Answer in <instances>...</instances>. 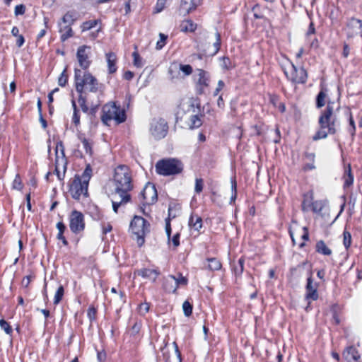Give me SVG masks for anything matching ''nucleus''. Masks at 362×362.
I'll return each instance as SVG.
<instances>
[{
    "label": "nucleus",
    "mask_w": 362,
    "mask_h": 362,
    "mask_svg": "<svg viewBox=\"0 0 362 362\" xmlns=\"http://www.w3.org/2000/svg\"><path fill=\"white\" fill-rule=\"evenodd\" d=\"M334 102L328 101L326 109L321 112L319 117L320 129L313 136V141L327 138L328 134L337 132V119L334 115Z\"/></svg>",
    "instance_id": "f257e3e1"
},
{
    "label": "nucleus",
    "mask_w": 362,
    "mask_h": 362,
    "mask_svg": "<svg viewBox=\"0 0 362 362\" xmlns=\"http://www.w3.org/2000/svg\"><path fill=\"white\" fill-rule=\"evenodd\" d=\"M199 112L198 108L192 101H184L178 107L176 122H184L190 129L199 128L203 123L202 115Z\"/></svg>",
    "instance_id": "f03ea898"
},
{
    "label": "nucleus",
    "mask_w": 362,
    "mask_h": 362,
    "mask_svg": "<svg viewBox=\"0 0 362 362\" xmlns=\"http://www.w3.org/2000/svg\"><path fill=\"white\" fill-rule=\"evenodd\" d=\"M74 81L76 90L78 93H102L103 85L100 83L90 72L75 69Z\"/></svg>",
    "instance_id": "7ed1b4c3"
},
{
    "label": "nucleus",
    "mask_w": 362,
    "mask_h": 362,
    "mask_svg": "<svg viewBox=\"0 0 362 362\" xmlns=\"http://www.w3.org/2000/svg\"><path fill=\"white\" fill-rule=\"evenodd\" d=\"M92 176V168L87 165L81 176L76 175L69 182V192L73 199L79 200L88 197V183Z\"/></svg>",
    "instance_id": "20e7f679"
},
{
    "label": "nucleus",
    "mask_w": 362,
    "mask_h": 362,
    "mask_svg": "<svg viewBox=\"0 0 362 362\" xmlns=\"http://www.w3.org/2000/svg\"><path fill=\"white\" fill-rule=\"evenodd\" d=\"M113 182L116 195H129V192L132 189L133 185L130 170L127 166L119 165L115 168Z\"/></svg>",
    "instance_id": "39448f33"
},
{
    "label": "nucleus",
    "mask_w": 362,
    "mask_h": 362,
    "mask_svg": "<svg viewBox=\"0 0 362 362\" xmlns=\"http://www.w3.org/2000/svg\"><path fill=\"white\" fill-rule=\"evenodd\" d=\"M156 171L163 176L180 174L183 169L182 163L175 158H167L158 160L156 164Z\"/></svg>",
    "instance_id": "423d86ee"
},
{
    "label": "nucleus",
    "mask_w": 362,
    "mask_h": 362,
    "mask_svg": "<svg viewBox=\"0 0 362 362\" xmlns=\"http://www.w3.org/2000/svg\"><path fill=\"white\" fill-rule=\"evenodd\" d=\"M101 119L105 124H108L111 120H115L117 124L126 120V114L124 109L116 105L115 103H110L103 107Z\"/></svg>",
    "instance_id": "0eeeda50"
},
{
    "label": "nucleus",
    "mask_w": 362,
    "mask_h": 362,
    "mask_svg": "<svg viewBox=\"0 0 362 362\" xmlns=\"http://www.w3.org/2000/svg\"><path fill=\"white\" fill-rule=\"evenodd\" d=\"M130 230L136 236L138 245L141 246L144 243V236L150 231V224L141 216H135L131 221Z\"/></svg>",
    "instance_id": "6e6552de"
},
{
    "label": "nucleus",
    "mask_w": 362,
    "mask_h": 362,
    "mask_svg": "<svg viewBox=\"0 0 362 362\" xmlns=\"http://www.w3.org/2000/svg\"><path fill=\"white\" fill-rule=\"evenodd\" d=\"M168 130V123L164 119L153 118L150 122V134L156 140L163 139L167 135Z\"/></svg>",
    "instance_id": "1a4fd4ad"
},
{
    "label": "nucleus",
    "mask_w": 362,
    "mask_h": 362,
    "mask_svg": "<svg viewBox=\"0 0 362 362\" xmlns=\"http://www.w3.org/2000/svg\"><path fill=\"white\" fill-rule=\"evenodd\" d=\"M66 169V161L62 142H59L56 146L55 173L59 180L64 177Z\"/></svg>",
    "instance_id": "9d476101"
},
{
    "label": "nucleus",
    "mask_w": 362,
    "mask_h": 362,
    "mask_svg": "<svg viewBox=\"0 0 362 362\" xmlns=\"http://www.w3.org/2000/svg\"><path fill=\"white\" fill-rule=\"evenodd\" d=\"M284 73L291 81L295 83H305L308 78V74L303 67L297 68L294 64H291L289 71H284Z\"/></svg>",
    "instance_id": "9b49d317"
},
{
    "label": "nucleus",
    "mask_w": 362,
    "mask_h": 362,
    "mask_svg": "<svg viewBox=\"0 0 362 362\" xmlns=\"http://www.w3.org/2000/svg\"><path fill=\"white\" fill-rule=\"evenodd\" d=\"M69 227L74 233H79L85 228L84 216L78 211H73L69 216Z\"/></svg>",
    "instance_id": "f8f14e48"
},
{
    "label": "nucleus",
    "mask_w": 362,
    "mask_h": 362,
    "mask_svg": "<svg viewBox=\"0 0 362 362\" xmlns=\"http://www.w3.org/2000/svg\"><path fill=\"white\" fill-rule=\"evenodd\" d=\"M141 197L143 199L144 205L154 204L158 199L157 190L155 185L149 182L147 183L141 192Z\"/></svg>",
    "instance_id": "ddd939ff"
},
{
    "label": "nucleus",
    "mask_w": 362,
    "mask_h": 362,
    "mask_svg": "<svg viewBox=\"0 0 362 362\" xmlns=\"http://www.w3.org/2000/svg\"><path fill=\"white\" fill-rule=\"evenodd\" d=\"M196 89L199 94H203L205 88L209 86V76L207 72L202 69H197L194 75Z\"/></svg>",
    "instance_id": "4468645a"
},
{
    "label": "nucleus",
    "mask_w": 362,
    "mask_h": 362,
    "mask_svg": "<svg viewBox=\"0 0 362 362\" xmlns=\"http://www.w3.org/2000/svg\"><path fill=\"white\" fill-rule=\"evenodd\" d=\"M90 47L88 46L83 45L78 48L76 57L80 66L83 69H87L90 64L89 60Z\"/></svg>",
    "instance_id": "2eb2a0df"
},
{
    "label": "nucleus",
    "mask_w": 362,
    "mask_h": 362,
    "mask_svg": "<svg viewBox=\"0 0 362 362\" xmlns=\"http://www.w3.org/2000/svg\"><path fill=\"white\" fill-rule=\"evenodd\" d=\"M347 35L349 37L361 35L362 37V21L351 18L346 23Z\"/></svg>",
    "instance_id": "dca6fc26"
},
{
    "label": "nucleus",
    "mask_w": 362,
    "mask_h": 362,
    "mask_svg": "<svg viewBox=\"0 0 362 362\" xmlns=\"http://www.w3.org/2000/svg\"><path fill=\"white\" fill-rule=\"evenodd\" d=\"M317 287L318 284L313 281L312 274L310 273L307 279L305 287V298L307 300H316L318 298Z\"/></svg>",
    "instance_id": "f3484780"
},
{
    "label": "nucleus",
    "mask_w": 362,
    "mask_h": 362,
    "mask_svg": "<svg viewBox=\"0 0 362 362\" xmlns=\"http://www.w3.org/2000/svg\"><path fill=\"white\" fill-rule=\"evenodd\" d=\"M342 357L346 362H360L361 355L354 346H349L344 349Z\"/></svg>",
    "instance_id": "a211bd4d"
},
{
    "label": "nucleus",
    "mask_w": 362,
    "mask_h": 362,
    "mask_svg": "<svg viewBox=\"0 0 362 362\" xmlns=\"http://www.w3.org/2000/svg\"><path fill=\"white\" fill-rule=\"evenodd\" d=\"M83 32L91 30L92 28H96L95 32H93L90 34V37L93 40L98 37V33L101 30V23L99 20H90L83 22L81 26Z\"/></svg>",
    "instance_id": "6ab92c4d"
},
{
    "label": "nucleus",
    "mask_w": 362,
    "mask_h": 362,
    "mask_svg": "<svg viewBox=\"0 0 362 362\" xmlns=\"http://www.w3.org/2000/svg\"><path fill=\"white\" fill-rule=\"evenodd\" d=\"M201 4V0H182L180 12L184 15L189 14Z\"/></svg>",
    "instance_id": "aec40b11"
},
{
    "label": "nucleus",
    "mask_w": 362,
    "mask_h": 362,
    "mask_svg": "<svg viewBox=\"0 0 362 362\" xmlns=\"http://www.w3.org/2000/svg\"><path fill=\"white\" fill-rule=\"evenodd\" d=\"M131 199L130 195L117 194L116 193L113 194L112 199V209L115 213H117L118 208L128 203Z\"/></svg>",
    "instance_id": "412c9836"
},
{
    "label": "nucleus",
    "mask_w": 362,
    "mask_h": 362,
    "mask_svg": "<svg viewBox=\"0 0 362 362\" xmlns=\"http://www.w3.org/2000/svg\"><path fill=\"white\" fill-rule=\"evenodd\" d=\"M134 274L141 276L144 279H148L152 281H155L160 274V272L157 269L143 268L136 270Z\"/></svg>",
    "instance_id": "4be33fe9"
},
{
    "label": "nucleus",
    "mask_w": 362,
    "mask_h": 362,
    "mask_svg": "<svg viewBox=\"0 0 362 362\" xmlns=\"http://www.w3.org/2000/svg\"><path fill=\"white\" fill-rule=\"evenodd\" d=\"M88 213L94 221H103L104 215L102 211L95 204L90 205L88 209Z\"/></svg>",
    "instance_id": "5701e85b"
},
{
    "label": "nucleus",
    "mask_w": 362,
    "mask_h": 362,
    "mask_svg": "<svg viewBox=\"0 0 362 362\" xmlns=\"http://www.w3.org/2000/svg\"><path fill=\"white\" fill-rule=\"evenodd\" d=\"M181 70L185 75H190L192 72V68L190 65L186 64H177V63H173L170 65L169 68V73L172 74L173 71Z\"/></svg>",
    "instance_id": "b1692460"
},
{
    "label": "nucleus",
    "mask_w": 362,
    "mask_h": 362,
    "mask_svg": "<svg viewBox=\"0 0 362 362\" xmlns=\"http://www.w3.org/2000/svg\"><path fill=\"white\" fill-rule=\"evenodd\" d=\"M107 63L108 66V71L110 74H113L117 71L116 61L117 57L115 54L109 52L106 54Z\"/></svg>",
    "instance_id": "393cba45"
},
{
    "label": "nucleus",
    "mask_w": 362,
    "mask_h": 362,
    "mask_svg": "<svg viewBox=\"0 0 362 362\" xmlns=\"http://www.w3.org/2000/svg\"><path fill=\"white\" fill-rule=\"evenodd\" d=\"M59 31L61 33L62 41L64 42L73 35V31L71 28V25H62V23H59Z\"/></svg>",
    "instance_id": "a878e982"
},
{
    "label": "nucleus",
    "mask_w": 362,
    "mask_h": 362,
    "mask_svg": "<svg viewBox=\"0 0 362 362\" xmlns=\"http://www.w3.org/2000/svg\"><path fill=\"white\" fill-rule=\"evenodd\" d=\"M189 226L195 230L199 231L202 227V219L198 215H191L189 220Z\"/></svg>",
    "instance_id": "bb28decb"
},
{
    "label": "nucleus",
    "mask_w": 362,
    "mask_h": 362,
    "mask_svg": "<svg viewBox=\"0 0 362 362\" xmlns=\"http://www.w3.org/2000/svg\"><path fill=\"white\" fill-rule=\"evenodd\" d=\"M344 188L349 187L352 185L354 182V175L351 173L350 165H348L347 168H345L344 175Z\"/></svg>",
    "instance_id": "cd10ccee"
},
{
    "label": "nucleus",
    "mask_w": 362,
    "mask_h": 362,
    "mask_svg": "<svg viewBox=\"0 0 362 362\" xmlns=\"http://www.w3.org/2000/svg\"><path fill=\"white\" fill-rule=\"evenodd\" d=\"M180 30L185 33L194 32L197 28V24L191 20L183 21L180 25Z\"/></svg>",
    "instance_id": "c85d7f7f"
},
{
    "label": "nucleus",
    "mask_w": 362,
    "mask_h": 362,
    "mask_svg": "<svg viewBox=\"0 0 362 362\" xmlns=\"http://www.w3.org/2000/svg\"><path fill=\"white\" fill-rule=\"evenodd\" d=\"M313 202V196L312 193H308L304 195L302 202V210L303 211H310Z\"/></svg>",
    "instance_id": "c756f323"
},
{
    "label": "nucleus",
    "mask_w": 362,
    "mask_h": 362,
    "mask_svg": "<svg viewBox=\"0 0 362 362\" xmlns=\"http://www.w3.org/2000/svg\"><path fill=\"white\" fill-rule=\"evenodd\" d=\"M326 98H327V89L325 88H322L321 90L317 95L316 98V107L317 108H321L326 103Z\"/></svg>",
    "instance_id": "7c9ffc66"
},
{
    "label": "nucleus",
    "mask_w": 362,
    "mask_h": 362,
    "mask_svg": "<svg viewBox=\"0 0 362 362\" xmlns=\"http://www.w3.org/2000/svg\"><path fill=\"white\" fill-rule=\"evenodd\" d=\"M316 251L324 255H330L332 250L326 245L323 240H320L316 244Z\"/></svg>",
    "instance_id": "2f4dec72"
},
{
    "label": "nucleus",
    "mask_w": 362,
    "mask_h": 362,
    "mask_svg": "<svg viewBox=\"0 0 362 362\" xmlns=\"http://www.w3.org/2000/svg\"><path fill=\"white\" fill-rule=\"evenodd\" d=\"M78 139L81 141L83 147L85 149L86 153L90 156L92 155V153H93V151H92L93 143L90 140L87 139L86 138H85L84 136H83L81 135L78 136Z\"/></svg>",
    "instance_id": "473e14b6"
},
{
    "label": "nucleus",
    "mask_w": 362,
    "mask_h": 362,
    "mask_svg": "<svg viewBox=\"0 0 362 362\" xmlns=\"http://www.w3.org/2000/svg\"><path fill=\"white\" fill-rule=\"evenodd\" d=\"M208 261V269L211 271L219 270L221 268V263L216 258H209Z\"/></svg>",
    "instance_id": "72a5a7b5"
},
{
    "label": "nucleus",
    "mask_w": 362,
    "mask_h": 362,
    "mask_svg": "<svg viewBox=\"0 0 362 362\" xmlns=\"http://www.w3.org/2000/svg\"><path fill=\"white\" fill-rule=\"evenodd\" d=\"M169 278L175 281V288H174V291L177 289L179 286H185L187 284V279L186 277L182 276V275H179L178 277H175V276H170Z\"/></svg>",
    "instance_id": "f704fd0d"
},
{
    "label": "nucleus",
    "mask_w": 362,
    "mask_h": 362,
    "mask_svg": "<svg viewBox=\"0 0 362 362\" xmlns=\"http://www.w3.org/2000/svg\"><path fill=\"white\" fill-rule=\"evenodd\" d=\"M132 57L134 59L133 64L134 66L137 68H141L144 66V63L143 62L142 58L140 57L137 51H134L132 53Z\"/></svg>",
    "instance_id": "c9c22d12"
},
{
    "label": "nucleus",
    "mask_w": 362,
    "mask_h": 362,
    "mask_svg": "<svg viewBox=\"0 0 362 362\" xmlns=\"http://www.w3.org/2000/svg\"><path fill=\"white\" fill-rule=\"evenodd\" d=\"M343 244L346 250H348L351 245V235L346 230L343 233Z\"/></svg>",
    "instance_id": "e433bc0d"
},
{
    "label": "nucleus",
    "mask_w": 362,
    "mask_h": 362,
    "mask_svg": "<svg viewBox=\"0 0 362 362\" xmlns=\"http://www.w3.org/2000/svg\"><path fill=\"white\" fill-rule=\"evenodd\" d=\"M64 290L63 286H59L58 289L57 290L54 298V303L55 305H57L61 300L62 299V297L64 296Z\"/></svg>",
    "instance_id": "4c0bfd02"
},
{
    "label": "nucleus",
    "mask_w": 362,
    "mask_h": 362,
    "mask_svg": "<svg viewBox=\"0 0 362 362\" xmlns=\"http://www.w3.org/2000/svg\"><path fill=\"white\" fill-rule=\"evenodd\" d=\"M346 114L349 116V125L350 127L349 128V132L351 134V136H354L356 133V125L354 120L353 119L352 115L349 110L346 111Z\"/></svg>",
    "instance_id": "58836bf2"
},
{
    "label": "nucleus",
    "mask_w": 362,
    "mask_h": 362,
    "mask_svg": "<svg viewBox=\"0 0 362 362\" xmlns=\"http://www.w3.org/2000/svg\"><path fill=\"white\" fill-rule=\"evenodd\" d=\"M182 309L185 316L189 317L192 313V305L187 300H185L182 304Z\"/></svg>",
    "instance_id": "ea45409f"
},
{
    "label": "nucleus",
    "mask_w": 362,
    "mask_h": 362,
    "mask_svg": "<svg viewBox=\"0 0 362 362\" xmlns=\"http://www.w3.org/2000/svg\"><path fill=\"white\" fill-rule=\"evenodd\" d=\"M0 327L7 334H11L13 329L10 325L4 319L0 320Z\"/></svg>",
    "instance_id": "a19ab883"
},
{
    "label": "nucleus",
    "mask_w": 362,
    "mask_h": 362,
    "mask_svg": "<svg viewBox=\"0 0 362 362\" xmlns=\"http://www.w3.org/2000/svg\"><path fill=\"white\" fill-rule=\"evenodd\" d=\"M323 204L321 201H313L310 210L314 213H319L322 210Z\"/></svg>",
    "instance_id": "79ce46f5"
},
{
    "label": "nucleus",
    "mask_w": 362,
    "mask_h": 362,
    "mask_svg": "<svg viewBox=\"0 0 362 362\" xmlns=\"http://www.w3.org/2000/svg\"><path fill=\"white\" fill-rule=\"evenodd\" d=\"M74 23V18L73 16L69 13H66L62 18V22L59 23H62V25H71Z\"/></svg>",
    "instance_id": "37998d69"
},
{
    "label": "nucleus",
    "mask_w": 362,
    "mask_h": 362,
    "mask_svg": "<svg viewBox=\"0 0 362 362\" xmlns=\"http://www.w3.org/2000/svg\"><path fill=\"white\" fill-rule=\"evenodd\" d=\"M230 183H231V191H232L230 203H232L233 202H234L235 200L236 197H237V189H236L237 186H236L235 179V178L231 179Z\"/></svg>",
    "instance_id": "c03bdc74"
},
{
    "label": "nucleus",
    "mask_w": 362,
    "mask_h": 362,
    "mask_svg": "<svg viewBox=\"0 0 362 362\" xmlns=\"http://www.w3.org/2000/svg\"><path fill=\"white\" fill-rule=\"evenodd\" d=\"M222 69L226 70H230L231 69L233 66L232 65V63L230 62V59L228 57H223L222 62L221 64Z\"/></svg>",
    "instance_id": "a18cd8bd"
},
{
    "label": "nucleus",
    "mask_w": 362,
    "mask_h": 362,
    "mask_svg": "<svg viewBox=\"0 0 362 362\" xmlns=\"http://www.w3.org/2000/svg\"><path fill=\"white\" fill-rule=\"evenodd\" d=\"M102 233L103 235L107 234L112 230V225L109 222L103 221L100 223Z\"/></svg>",
    "instance_id": "49530a36"
},
{
    "label": "nucleus",
    "mask_w": 362,
    "mask_h": 362,
    "mask_svg": "<svg viewBox=\"0 0 362 362\" xmlns=\"http://www.w3.org/2000/svg\"><path fill=\"white\" fill-rule=\"evenodd\" d=\"M68 81V76L66 74V69H64L61 74L58 78V83L60 86H65Z\"/></svg>",
    "instance_id": "de8ad7c7"
},
{
    "label": "nucleus",
    "mask_w": 362,
    "mask_h": 362,
    "mask_svg": "<svg viewBox=\"0 0 362 362\" xmlns=\"http://www.w3.org/2000/svg\"><path fill=\"white\" fill-rule=\"evenodd\" d=\"M167 0H158L155 6V13L161 12L165 7Z\"/></svg>",
    "instance_id": "09e8293b"
},
{
    "label": "nucleus",
    "mask_w": 362,
    "mask_h": 362,
    "mask_svg": "<svg viewBox=\"0 0 362 362\" xmlns=\"http://www.w3.org/2000/svg\"><path fill=\"white\" fill-rule=\"evenodd\" d=\"M12 187L13 189H18V190H20L22 189L23 184H22L21 179L19 175H16V177L13 182Z\"/></svg>",
    "instance_id": "8fccbe9b"
},
{
    "label": "nucleus",
    "mask_w": 362,
    "mask_h": 362,
    "mask_svg": "<svg viewBox=\"0 0 362 362\" xmlns=\"http://www.w3.org/2000/svg\"><path fill=\"white\" fill-rule=\"evenodd\" d=\"M159 37H160V40L157 42V44H156L157 49H162L164 47V45H165V41L167 40V36L163 33H160Z\"/></svg>",
    "instance_id": "3c124183"
},
{
    "label": "nucleus",
    "mask_w": 362,
    "mask_h": 362,
    "mask_svg": "<svg viewBox=\"0 0 362 362\" xmlns=\"http://www.w3.org/2000/svg\"><path fill=\"white\" fill-rule=\"evenodd\" d=\"M204 187V180L202 178H197L195 180V187L194 190L197 193H200Z\"/></svg>",
    "instance_id": "603ef678"
},
{
    "label": "nucleus",
    "mask_w": 362,
    "mask_h": 362,
    "mask_svg": "<svg viewBox=\"0 0 362 362\" xmlns=\"http://www.w3.org/2000/svg\"><path fill=\"white\" fill-rule=\"evenodd\" d=\"M216 40L214 43V54L218 52L220 47H221V35H220V34L218 33H216Z\"/></svg>",
    "instance_id": "864d4df0"
},
{
    "label": "nucleus",
    "mask_w": 362,
    "mask_h": 362,
    "mask_svg": "<svg viewBox=\"0 0 362 362\" xmlns=\"http://www.w3.org/2000/svg\"><path fill=\"white\" fill-rule=\"evenodd\" d=\"M87 315L90 320V322H92L93 320H94L95 319V316H96V310L95 308L93 307H90L88 309V311H87Z\"/></svg>",
    "instance_id": "5fc2aeb1"
},
{
    "label": "nucleus",
    "mask_w": 362,
    "mask_h": 362,
    "mask_svg": "<svg viewBox=\"0 0 362 362\" xmlns=\"http://www.w3.org/2000/svg\"><path fill=\"white\" fill-rule=\"evenodd\" d=\"M25 11V6L23 4L17 5L15 7V15L19 16V15H23Z\"/></svg>",
    "instance_id": "6e6d98bb"
},
{
    "label": "nucleus",
    "mask_w": 362,
    "mask_h": 362,
    "mask_svg": "<svg viewBox=\"0 0 362 362\" xmlns=\"http://www.w3.org/2000/svg\"><path fill=\"white\" fill-rule=\"evenodd\" d=\"M148 310H149V305L148 303H141L139 305V311L141 315H144L145 314H146L148 312Z\"/></svg>",
    "instance_id": "4d7b16f0"
},
{
    "label": "nucleus",
    "mask_w": 362,
    "mask_h": 362,
    "mask_svg": "<svg viewBox=\"0 0 362 362\" xmlns=\"http://www.w3.org/2000/svg\"><path fill=\"white\" fill-rule=\"evenodd\" d=\"M87 100H88V94L85 95L83 93H79L78 101V103H79L81 107L82 105H86V101Z\"/></svg>",
    "instance_id": "13d9d810"
},
{
    "label": "nucleus",
    "mask_w": 362,
    "mask_h": 362,
    "mask_svg": "<svg viewBox=\"0 0 362 362\" xmlns=\"http://www.w3.org/2000/svg\"><path fill=\"white\" fill-rule=\"evenodd\" d=\"M165 232H166L168 239L169 241L170 239V235H171V226H170V218L165 219Z\"/></svg>",
    "instance_id": "bf43d9fd"
},
{
    "label": "nucleus",
    "mask_w": 362,
    "mask_h": 362,
    "mask_svg": "<svg viewBox=\"0 0 362 362\" xmlns=\"http://www.w3.org/2000/svg\"><path fill=\"white\" fill-rule=\"evenodd\" d=\"M224 86L225 83L222 80H219L217 84V87L214 90V95H217Z\"/></svg>",
    "instance_id": "052dcab7"
},
{
    "label": "nucleus",
    "mask_w": 362,
    "mask_h": 362,
    "mask_svg": "<svg viewBox=\"0 0 362 362\" xmlns=\"http://www.w3.org/2000/svg\"><path fill=\"white\" fill-rule=\"evenodd\" d=\"M72 122L75 124V125H78L80 123V116L78 114V111L74 112Z\"/></svg>",
    "instance_id": "680f3d73"
},
{
    "label": "nucleus",
    "mask_w": 362,
    "mask_h": 362,
    "mask_svg": "<svg viewBox=\"0 0 362 362\" xmlns=\"http://www.w3.org/2000/svg\"><path fill=\"white\" fill-rule=\"evenodd\" d=\"M172 242L175 247H177L180 245V234L178 233L173 235Z\"/></svg>",
    "instance_id": "e2e57ef3"
},
{
    "label": "nucleus",
    "mask_w": 362,
    "mask_h": 362,
    "mask_svg": "<svg viewBox=\"0 0 362 362\" xmlns=\"http://www.w3.org/2000/svg\"><path fill=\"white\" fill-rule=\"evenodd\" d=\"M238 265H239V269L236 267L235 269V273L241 274L243 271V265H244V260L243 259H240L238 260Z\"/></svg>",
    "instance_id": "0e129e2a"
},
{
    "label": "nucleus",
    "mask_w": 362,
    "mask_h": 362,
    "mask_svg": "<svg viewBox=\"0 0 362 362\" xmlns=\"http://www.w3.org/2000/svg\"><path fill=\"white\" fill-rule=\"evenodd\" d=\"M134 74L131 71H127L124 74V78L126 80H132L134 77Z\"/></svg>",
    "instance_id": "69168bd1"
},
{
    "label": "nucleus",
    "mask_w": 362,
    "mask_h": 362,
    "mask_svg": "<svg viewBox=\"0 0 362 362\" xmlns=\"http://www.w3.org/2000/svg\"><path fill=\"white\" fill-rule=\"evenodd\" d=\"M25 42L24 37L23 35H19L17 37L16 45L18 47H21Z\"/></svg>",
    "instance_id": "338daca9"
},
{
    "label": "nucleus",
    "mask_w": 362,
    "mask_h": 362,
    "mask_svg": "<svg viewBox=\"0 0 362 362\" xmlns=\"http://www.w3.org/2000/svg\"><path fill=\"white\" fill-rule=\"evenodd\" d=\"M57 228L58 229L59 233H64L66 229V226L62 222H58L57 223Z\"/></svg>",
    "instance_id": "774afa93"
}]
</instances>
